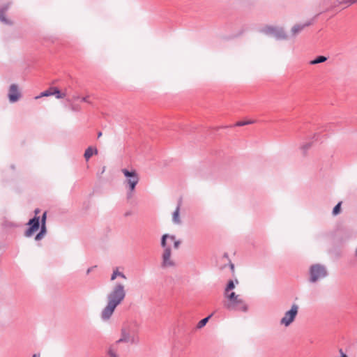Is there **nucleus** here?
<instances>
[{
    "mask_svg": "<svg viewBox=\"0 0 357 357\" xmlns=\"http://www.w3.org/2000/svg\"><path fill=\"white\" fill-rule=\"evenodd\" d=\"M126 295V292L124 284L116 283L107 296V305L102 310L100 314L102 321H108L112 317L116 307L123 301Z\"/></svg>",
    "mask_w": 357,
    "mask_h": 357,
    "instance_id": "f257e3e1",
    "label": "nucleus"
},
{
    "mask_svg": "<svg viewBox=\"0 0 357 357\" xmlns=\"http://www.w3.org/2000/svg\"><path fill=\"white\" fill-rule=\"evenodd\" d=\"M167 239L168 234H163L161 237L160 245L163 249V252L161 256V267L163 268L173 267L175 266L174 261L171 259L172 250L170 246L167 245Z\"/></svg>",
    "mask_w": 357,
    "mask_h": 357,
    "instance_id": "f03ea898",
    "label": "nucleus"
},
{
    "mask_svg": "<svg viewBox=\"0 0 357 357\" xmlns=\"http://www.w3.org/2000/svg\"><path fill=\"white\" fill-rule=\"evenodd\" d=\"M229 300V303L225 305L227 309L229 310H239L242 312L248 311V305L245 301L241 299L235 292H231L225 296Z\"/></svg>",
    "mask_w": 357,
    "mask_h": 357,
    "instance_id": "7ed1b4c3",
    "label": "nucleus"
},
{
    "mask_svg": "<svg viewBox=\"0 0 357 357\" xmlns=\"http://www.w3.org/2000/svg\"><path fill=\"white\" fill-rule=\"evenodd\" d=\"M121 172L126 177L125 183L128 186L129 189L127 194L128 198H130L139 181V175L135 169L128 170V169H122Z\"/></svg>",
    "mask_w": 357,
    "mask_h": 357,
    "instance_id": "20e7f679",
    "label": "nucleus"
},
{
    "mask_svg": "<svg viewBox=\"0 0 357 357\" xmlns=\"http://www.w3.org/2000/svg\"><path fill=\"white\" fill-rule=\"evenodd\" d=\"M327 275V270L324 265L314 264L310 268V282H316L319 279L325 278Z\"/></svg>",
    "mask_w": 357,
    "mask_h": 357,
    "instance_id": "39448f33",
    "label": "nucleus"
},
{
    "mask_svg": "<svg viewBox=\"0 0 357 357\" xmlns=\"http://www.w3.org/2000/svg\"><path fill=\"white\" fill-rule=\"evenodd\" d=\"M261 31L266 35H273L277 40H285L287 36L282 28L273 26H267L263 28Z\"/></svg>",
    "mask_w": 357,
    "mask_h": 357,
    "instance_id": "423d86ee",
    "label": "nucleus"
},
{
    "mask_svg": "<svg viewBox=\"0 0 357 357\" xmlns=\"http://www.w3.org/2000/svg\"><path fill=\"white\" fill-rule=\"evenodd\" d=\"M298 311V306L293 304L291 309L285 312L284 316L280 320V324L285 326H289L295 319Z\"/></svg>",
    "mask_w": 357,
    "mask_h": 357,
    "instance_id": "0eeeda50",
    "label": "nucleus"
},
{
    "mask_svg": "<svg viewBox=\"0 0 357 357\" xmlns=\"http://www.w3.org/2000/svg\"><path fill=\"white\" fill-rule=\"evenodd\" d=\"M26 225L29 227L25 231L24 236L26 237H31L40 228V217L35 215L28 221Z\"/></svg>",
    "mask_w": 357,
    "mask_h": 357,
    "instance_id": "6e6552de",
    "label": "nucleus"
},
{
    "mask_svg": "<svg viewBox=\"0 0 357 357\" xmlns=\"http://www.w3.org/2000/svg\"><path fill=\"white\" fill-rule=\"evenodd\" d=\"M21 96L19 91L18 86L15 84H13L10 86L8 97L9 101L12 103L17 102Z\"/></svg>",
    "mask_w": 357,
    "mask_h": 357,
    "instance_id": "1a4fd4ad",
    "label": "nucleus"
},
{
    "mask_svg": "<svg viewBox=\"0 0 357 357\" xmlns=\"http://www.w3.org/2000/svg\"><path fill=\"white\" fill-rule=\"evenodd\" d=\"M11 2H8L0 6V22L5 24L11 25L13 22L6 17V13L9 10Z\"/></svg>",
    "mask_w": 357,
    "mask_h": 357,
    "instance_id": "9d476101",
    "label": "nucleus"
},
{
    "mask_svg": "<svg viewBox=\"0 0 357 357\" xmlns=\"http://www.w3.org/2000/svg\"><path fill=\"white\" fill-rule=\"evenodd\" d=\"M121 342H130L134 343V337H131L128 329L123 328L121 329V337L116 342V344Z\"/></svg>",
    "mask_w": 357,
    "mask_h": 357,
    "instance_id": "9b49d317",
    "label": "nucleus"
},
{
    "mask_svg": "<svg viewBox=\"0 0 357 357\" xmlns=\"http://www.w3.org/2000/svg\"><path fill=\"white\" fill-rule=\"evenodd\" d=\"M181 202H182V200H181V198H180L178 200V205L172 215V221L174 223L177 224V225H179L181 222L180 218H179V211H180V208L181 206Z\"/></svg>",
    "mask_w": 357,
    "mask_h": 357,
    "instance_id": "f8f14e48",
    "label": "nucleus"
},
{
    "mask_svg": "<svg viewBox=\"0 0 357 357\" xmlns=\"http://www.w3.org/2000/svg\"><path fill=\"white\" fill-rule=\"evenodd\" d=\"M312 24L311 21H309L303 24H296L291 29V33L293 36H296L298 33H300L304 28L310 26Z\"/></svg>",
    "mask_w": 357,
    "mask_h": 357,
    "instance_id": "ddd939ff",
    "label": "nucleus"
},
{
    "mask_svg": "<svg viewBox=\"0 0 357 357\" xmlns=\"http://www.w3.org/2000/svg\"><path fill=\"white\" fill-rule=\"evenodd\" d=\"M95 153V154H97L98 153V150L97 149H93L92 147L89 146L88 147L85 152H84V158L86 160H88L92 155L93 154Z\"/></svg>",
    "mask_w": 357,
    "mask_h": 357,
    "instance_id": "4468645a",
    "label": "nucleus"
},
{
    "mask_svg": "<svg viewBox=\"0 0 357 357\" xmlns=\"http://www.w3.org/2000/svg\"><path fill=\"white\" fill-rule=\"evenodd\" d=\"M51 90L53 91V95L58 99L63 98L66 96V92H61L56 87H51Z\"/></svg>",
    "mask_w": 357,
    "mask_h": 357,
    "instance_id": "2eb2a0df",
    "label": "nucleus"
},
{
    "mask_svg": "<svg viewBox=\"0 0 357 357\" xmlns=\"http://www.w3.org/2000/svg\"><path fill=\"white\" fill-rule=\"evenodd\" d=\"M116 277H120L125 280L127 278L126 275L123 272L119 271L117 268L115 270H114L111 276V280H114L116 278Z\"/></svg>",
    "mask_w": 357,
    "mask_h": 357,
    "instance_id": "dca6fc26",
    "label": "nucleus"
},
{
    "mask_svg": "<svg viewBox=\"0 0 357 357\" xmlns=\"http://www.w3.org/2000/svg\"><path fill=\"white\" fill-rule=\"evenodd\" d=\"M326 60H327V57H326L325 56H319L317 58H315L314 59L310 61V64L315 65V64L325 62Z\"/></svg>",
    "mask_w": 357,
    "mask_h": 357,
    "instance_id": "f3484780",
    "label": "nucleus"
},
{
    "mask_svg": "<svg viewBox=\"0 0 357 357\" xmlns=\"http://www.w3.org/2000/svg\"><path fill=\"white\" fill-rule=\"evenodd\" d=\"M211 316H212V314L200 320L197 325V328L200 329V328H203L204 326H205V325L207 324V322L208 321V320L211 317Z\"/></svg>",
    "mask_w": 357,
    "mask_h": 357,
    "instance_id": "a211bd4d",
    "label": "nucleus"
},
{
    "mask_svg": "<svg viewBox=\"0 0 357 357\" xmlns=\"http://www.w3.org/2000/svg\"><path fill=\"white\" fill-rule=\"evenodd\" d=\"M311 146H312L311 142H306L301 146V150L302 151L303 155L304 156H305L307 155V152L311 148Z\"/></svg>",
    "mask_w": 357,
    "mask_h": 357,
    "instance_id": "6ab92c4d",
    "label": "nucleus"
},
{
    "mask_svg": "<svg viewBox=\"0 0 357 357\" xmlns=\"http://www.w3.org/2000/svg\"><path fill=\"white\" fill-rule=\"evenodd\" d=\"M339 4H344L345 7H348L354 3H357V0H339Z\"/></svg>",
    "mask_w": 357,
    "mask_h": 357,
    "instance_id": "aec40b11",
    "label": "nucleus"
},
{
    "mask_svg": "<svg viewBox=\"0 0 357 357\" xmlns=\"http://www.w3.org/2000/svg\"><path fill=\"white\" fill-rule=\"evenodd\" d=\"M52 95H53V91L51 90V87H50L48 89L42 92L40 96H36V98L37 99L40 97H47V96H52Z\"/></svg>",
    "mask_w": 357,
    "mask_h": 357,
    "instance_id": "412c9836",
    "label": "nucleus"
},
{
    "mask_svg": "<svg viewBox=\"0 0 357 357\" xmlns=\"http://www.w3.org/2000/svg\"><path fill=\"white\" fill-rule=\"evenodd\" d=\"M235 287V285H234V281L233 280H229L227 284V287L225 288V296L227 294H229V291L231 289H233Z\"/></svg>",
    "mask_w": 357,
    "mask_h": 357,
    "instance_id": "4be33fe9",
    "label": "nucleus"
},
{
    "mask_svg": "<svg viewBox=\"0 0 357 357\" xmlns=\"http://www.w3.org/2000/svg\"><path fill=\"white\" fill-rule=\"evenodd\" d=\"M341 204H342V202H340L335 206V207L333 209V212H332L333 215L335 216L340 213V212L341 211Z\"/></svg>",
    "mask_w": 357,
    "mask_h": 357,
    "instance_id": "5701e85b",
    "label": "nucleus"
},
{
    "mask_svg": "<svg viewBox=\"0 0 357 357\" xmlns=\"http://www.w3.org/2000/svg\"><path fill=\"white\" fill-rule=\"evenodd\" d=\"M107 354L109 357H119L116 354V351L113 349V347H110L108 349Z\"/></svg>",
    "mask_w": 357,
    "mask_h": 357,
    "instance_id": "b1692460",
    "label": "nucleus"
},
{
    "mask_svg": "<svg viewBox=\"0 0 357 357\" xmlns=\"http://www.w3.org/2000/svg\"><path fill=\"white\" fill-rule=\"evenodd\" d=\"M253 122H254V121H238V122L235 124V126H246V125L251 124V123H252Z\"/></svg>",
    "mask_w": 357,
    "mask_h": 357,
    "instance_id": "393cba45",
    "label": "nucleus"
},
{
    "mask_svg": "<svg viewBox=\"0 0 357 357\" xmlns=\"http://www.w3.org/2000/svg\"><path fill=\"white\" fill-rule=\"evenodd\" d=\"M47 212H44L42 215L41 220H40V225H46Z\"/></svg>",
    "mask_w": 357,
    "mask_h": 357,
    "instance_id": "a878e982",
    "label": "nucleus"
},
{
    "mask_svg": "<svg viewBox=\"0 0 357 357\" xmlns=\"http://www.w3.org/2000/svg\"><path fill=\"white\" fill-rule=\"evenodd\" d=\"M40 233H42V234L45 235L47 233V229L46 225H40Z\"/></svg>",
    "mask_w": 357,
    "mask_h": 357,
    "instance_id": "bb28decb",
    "label": "nucleus"
},
{
    "mask_svg": "<svg viewBox=\"0 0 357 357\" xmlns=\"http://www.w3.org/2000/svg\"><path fill=\"white\" fill-rule=\"evenodd\" d=\"M181 244V240H176V241H174V249H178L180 245Z\"/></svg>",
    "mask_w": 357,
    "mask_h": 357,
    "instance_id": "cd10ccee",
    "label": "nucleus"
},
{
    "mask_svg": "<svg viewBox=\"0 0 357 357\" xmlns=\"http://www.w3.org/2000/svg\"><path fill=\"white\" fill-rule=\"evenodd\" d=\"M79 99V96L77 95H73L71 98H68L67 101L69 102H72L73 101H75Z\"/></svg>",
    "mask_w": 357,
    "mask_h": 357,
    "instance_id": "c85d7f7f",
    "label": "nucleus"
},
{
    "mask_svg": "<svg viewBox=\"0 0 357 357\" xmlns=\"http://www.w3.org/2000/svg\"><path fill=\"white\" fill-rule=\"evenodd\" d=\"M44 236H45V235H43V234H42V233L39 232L35 236V240L36 241H40L42 238H43Z\"/></svg>",
    "mask_w": 357,
    "mask_h": 357,
    "instance_id": "c756f323",
    "label": "nucleus"
},
{
    "mask_svg": "<svg viewBox=\"0 0 357 357\" xmlns=\"http://www.w3.org/2000/svg\"><path fill=\"white\" fill-rule=\"evenodd\" d=\"M71 109L73 111H79V107L78 105H72L71 107H70Z\"/></svg>",
    "mask_w": 357,
    "mask_h": 357,
    "instance_id": "7c9ffc66",
    "label": "nucleus"
},
{
    "mask_svg": "<svg viewBox=\"0 0 357 357\" xmlns=\"http://www.w3.org/2000/svg\"><path fill=\"white\" fill-rule=\"evenodd\" d=\"M168 239H170L174 242V241H176V236L174 235L168 234Z\"/></svg>",
    "mask_w": 357,
    "mask_h": 357,
    "instance_id": "2f4dec72",
    "label": "nucleus"
},
{
    "mask_svg": "<svg viewBox=\"0 0 357 357\" xmlns=\"http://www.w3.org/2000/svg\"><path fill=\"white\" fill-rule=\"evenodd\" d=\"M81 100L82 102L90 103V102L88 100V96L82 98Z\"/></svg>",
    "mask_w": 357,
    "mask_h": 357,
    "instance_id": "473e14b6",
    "label": "nucleus"
},
{
    "mask_svg": "<svg viewBox=\"0 0 357 357\" xmlns=\"http://www.w3.org/2000/svg\"><path fill=\"white\" fill-rule=\"evenodd\" d=\"M229 266H230L231 270L232 271H234V265L231 261L229 262Z\"/></svg>",
    "mask_w": 357,
    "mask_h": 357,
    "instance_id": "72a5a7b5",
    "label": "nucleus"
},
{
    "mask_svg": "<svg viewBox=\"0 0 357 357\" xmlns=\"http://www.w3.org/2000/svg\"><path fill=\"white\" fill-rule=\"evenodd\" d=\"M340 353L342 354V356H341V357H347V356L345 354H344V353L342 352V349H340Z\"/></svg>",
    "mask_w": 357,
    "mask_h": 357,
    "instance_id": "f704fd0d",
    "label": "nucleus"
},
{
    "mask_svg": "<svg viewBox=\"0 0 357 357\" xmlns=\"http://www.w3.org/2000/svg\"><path fill=\"white\" fill-rule=\"evenodd\" d=\"M39 212H40V210H39L38 208L35 209V211H34L35 215H36V216H37V214H38Z\"/></svg>",
    "mask_w": 357,
    "mask_h": 357,
    "instance_id": "c9c22d12",
    "label": "nucleus"
},
{
    "mask_svg": "<svg viewBox=\"0 0 357 357\" xmlns=\"http://www.w3.org/2000/svg\"><path fill=\"white\" fill-rule=\"evenodd\" d=\"M130 214H131V212L128 211V212H126V213H125V215H126V216H128V215H130Z\"/></svg>",
    "mask_w": 357,
    "mask_h": 357,
    "instance_id": "e433bc0d",
    "label": "nucleus"
},
{
    "mask_svg": "<svg viewBox=\"0 0 357 357\" xmlns=\"http://www.w3.org/2000/svg\"><path fill=\"white\" fill-rule=\"evenodd\" d=\"M101 136H102V132H99L98 133V137L99 138V137H100Z\"/></svg>",
    "mask_w": 357,
    "mask_h": 357,
    "instance_id": "4c0bfd02",
    "label": "nucleus"
},
{
    "mask_svg": "<svg viewBox=\"0 0 357 357\" xmlns=\"http://www.w3.org/2000/svg\"><path fill=\"white\" fill-rule=\"evenodd\" d=\"M91 271V268H88L86 273L89 274Z\"/></svg>",
    "mask_w": 357,
    "mask_h": 357,
    "instance_id": "58836bf2",
    "label": "nucleus"
},
{
    "mask_svg": "<svg viewBox=\"0 0 357 357\" xmlns=\"http://www.w3.org/2000/svg\"><path fill=\"white\" fill-rule=\"evenodd\" d=\"M224 257L225 258H228V255L227 253H225L224 255H223Z\"/></svg>",
    "mask_w": 357,
    "mask_h": 357,
    "instance_id": "ea45409f",
    "label": "nucleus"
},
{
    "mask_svg": "<svg viewBox=\"0 0 357 357\" xmlns=\"http://www.w3.org/2000/svg\"><path fill=\"white\" fill-rule=\"evenodd\" d=\"M39 356H40V355H37V354H34V355L33 356V357H39Z\"/></svg>",
    "mask_w": 357,
    "mask_h": 357,
    "instance_id": "a19ab883",
    "label": "nucleus"
},
{
    "mask_svg": "<svg viewBox=\"0 0 357 357\" xmlns=\"http://www.w3.org/2000/svg\"><path fill=\"white\" fill-rule=\"evenodd\" d=\"M355 255L357 256V247H356V249L355 250Z\"/></svg>",
    "mask_w": 357,
    "mask_h": 357,
    "instance_id": "79ce46f5",
    "label": "nucleus"
}]
</instances>
